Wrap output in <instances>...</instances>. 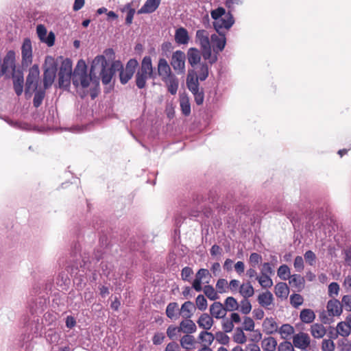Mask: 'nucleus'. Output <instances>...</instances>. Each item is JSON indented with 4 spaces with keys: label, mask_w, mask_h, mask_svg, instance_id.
Masks as SVG:
<instances>
[{
    "label": "nucleus",
    "mask_w": 351,
    "mask_h": 351,
    "mask_svg": "<svg viewBox=\"0 0 351 351\" xmlns=\"http://www.w3.org/2000/svg\"><path fill=\"white\" fill-rule=\"evenodd\" d=\"M104 55H98L94 58L90 64V73H87V65L84 60H80L72 75L73 85L76 87L82 97L90 94L92 98L97 95L99 85V80L108 84L110 82L116 70L122 69V63L115 60L110 65L105 56L109 58L114 57V52L112 49L104 51Z\"/></svg>",
    "instance_id": "nucleus-1"
},
{
    "label": "nucleus",
    "mask_w": 351,
    "mask_h": 351,
    "mask_svg": "<svg viewBox=\"0 0 351 351\" xmlns=\"http://www.w3.org/2000/svg\"><path fill=\"white\" fill-rule=\"evenodd\" d=\"M195 40L202 49L204 59L210 64H214L217 60V55L222 51L226 43V38L223 32L209 35L207 31L197 30Z\"/></svg>",
    "instance_id": "nucleus-2"
},
{
    "label": "nucleus",
    "mask_w": 351,
    "mask_h": 351,
    "mask_svg": "<svg viewBox=\"0 0 351 351\" xmlns=\"http://www.w3.org/2000/svg\"><path fill=\"white\" fill-rule=\"evenodd\" d=\"M210 16L213 20V26L218 33L229 29L234 24L232 14L226 12L223 8L220 7L212 10Z\"/></svg>",
    "instance_id": "nucleus-3"
},
{
    "label": "nucleus",
    "mask_w": 351,
    "mask_h": 351,
    "mask_svg": "<svg viewBox=\"0 0 351 351\" xmlns=\"http://www.w3.org/2000/svg\"><path fill=\"white\" fill-rule=\"evenodd\" d=\"M153 65L152 58L149 56H145L141 62V66L136 72L135 80L136 84L138 88L145 87L147 81L153 75Z\"/></svg>",
    "instance_id": "nucleus-4"
},
{
    "label": "nucleus",
    "mask_w": 351,
    "mask_h": 351,
    "mask_svg": "<svg viewBox=\"0 0 351 351\" xmlns=\"http://www.w3.org/2000/svg\"><path fill=\"white\" fill-rule=\"evenodd\" d=\"M72 75V62L71 60L64 59L60 64L58 72V83L60 87L66 88L70 85Z\"/></svg>",
    "instance_id": "nucleus-5"
},
{
    "label": "nucleus",
    "mask_w": 351,
    "mask_h": 351,
    "mask_svg": "<svg viewBox=\"0 0 351 351\" xmlns=\"http://www.w3.org/2000/svg\"><path fill=\"white\" fill-rule=\"evenodd\" d=\"M170 64L177 74H184L186 71V55L180 51L177 50L172 53Z\"/></svg>",
    "instance_id": "nucleus-6"
},
{
    "label": "nucleus",
    "mask_w": 351,
    "mask_h": 351,
    "mask_svg": "<svg viewBox=\"0 0 351 351\" xmlns=\"http://www.w3.org/2000/svg\"><path fill=\"white\" fill-rule=\"evenodd\" d=\"M40 71L38 66L34 64L32 66L29 71V74L26 80V88L25 93L31 94L34 92L38 86L39 80Z\"/></svg>",
    "instance_id": "nucleus-7"
},
{
    "label": "nucleus",
    "mask_w": 351,
    "mask_h": 351,
    "mask_svg": "<svg viewBox=\"0 0 351 351\" xmlns=\"http://www.w3.org/2000/svg\"><path fill=\"white\" fill-rule=\"evenodd\" d=\"M138 63L136 59H130L125 69L122 66L120 71V81L123 84H126L133 76Z\"/></svg>",
    "instance_id": "nucleus-8"
},
{
    "label": "nucleus",
    "mask_w": 351,
    "mask_h": 351,
    "mask_svg": "<svg viewBox=\"0 0 351 351\" xmlns=\"http://www.w3.org/2000/svg\"><path fill=\"white\" fill-rule=\"evenodd\" d=\"M21 56L23 66L27 67L32 62V47L29 38H25L21 47Z\"/></svg>",
    "instance_id": "nucleus-9"
},
{
    "label": "nucleus",
    "mask_w": 351,
    "mask_h": 351,
    "mask_svg": "<svg viewBox=\"0 0 351 351\" xmlns=\"http://www.w3.org/2000/svg\"><path fill=\"white\" fill-rule=\"evenodd\" d=\"M210 279V275L208 269H200L196 274L195 279L193 282V287L197 291L202 289V285L208 283Z\"/></svg>",
    "instance_id": "nucleus-10"
},
{
    "label": "nucleus",
    "mask_w": 351,
    "mask_h": 351,
    "mask_svg": "<svg viewBox=\"0 0 351 351\" xmlns=\"http://www.w3.org/2000/svg\"><path fill=\"white\" fill-rule=\"evenodd\" d=\"M36 32L40 40L46 43L49 47L54 44L55 35L52 32L47 34V31L43 25H38L36 27Z\"/></svg>",
    "instance_id": "nucleus-11"
},
{
    "label": "nucleus",
    "mask_w": 351,
    "mask_h": 351,
    "mask_svg": "<svg viewBox=\"0 0 351 351\" xmlns=\"http://www.w3.org/2000/svg\"><path fill=\"white\" fill-rule=\"evenodd\" d=\"M311 339L308 334L300 332L293 337V344L295 348L305 350L308 347Z\"/></svg>",
    "instance_id": "nucleus-12"
},
{
    "label": "nucleus",
    "mask_w": 351,
    "mask_h": 351,
    "mask_svg": "<svg viewBox=\"0 0 351 351\" xmlns=\"http://www.w3.org/2000/svg\"><path fill=\"white\" fill-rule=\"evenodd\" d=\"M326 310L329 316L338 317L343 312L342 305L337 299L330 300L326 304Z\"/></svg>",
    "instance_id": "nucleus-13"
},
{
    "label": "nucleus",
    "mask_w": 351,
    "mask_h": 351,
    "mask_svg": "<svg viewBox=\"0 0 351 351\" xmlns=\"http://www.w3.org/2000/svg\"><path fill=\"white\" fill-rule=\"evenodd\" d=\"M157 71L161 80L174 75L171 71L170 65L165 58H160L158 60Z\"/></svg>",
    "instance_id": "nucleus-14"
},
{
    "label": "nucleus",
    "mask_w": 351,
    "mask_h": 351,
    "mask_svg": "<svg viewBox=\"0 0 351 351\" xmlns=\"http://www.w3.org/2000/svg\"><path fill=\"white\" fill-rule=\"evenodd\" d=\"M263 330L267 335H272L278 330V325L272 317H267L264 319L263 324Z\"/></svg>",
    "instance_id": "nucleus-15"
},
{
    "label": "nucleus",
    "mask_w": 351,
    "mask_h": 351,
    "mask_svg": "<svg viewBox=\"0 0 351 351\" xmlns=\"http://www.w3.org/2000/svg\"><path fill=\"white\" fill-rule=\"evenodd\" d=\"M162 81L165 83L167 90L171 95H174L177 93L179 87V81L175 74L162 80Z\"/></svg>",
    "instance_id": "nucleus-16"
},
{
    "label": "nucleus",
    "mask_w": 351,
    "mask_h": 351,
    "mask_svg": "<svg viewBox=\"0 0 351 351\" xmlns=\"http://www.w3.org/2000/svg\"><path fill=\"white\" fill-rule=\"evenodd\" d=\"M175 41L178 45H187L190 40L188 31L184 27H179L176 30Z\"/></svg>",
    "instance_id": "nucleus-17"
},
{
    "label": "nucleus",
    "mask_w": 351,
    "mask_h": 351,
    "mask_svg": "<svg viewBox=\"0 0 351 351\" xmlns=\"http://www.w3.org/2000/svg\"><path fill=\"white\" fill-rule=\"evenodd\" d=\"M199 80L193 70L189 71L186 77V86L191 92L199 88Z\"/></svg>",
    "instance_id": "nucleus-18"
},
{
    "label": "nucleus",
    "mask_w": 351,
    "mask_h": 351,
    "mask_svg": "<svg viewBox=\"0 0 351 351\" xmlns=\"http://www.w3.org/2000/svg\"><path fill=\"white\" fill-rule=\"evenodd\" d=\"M211 315L216 319H221L226 315V310L220 302H214L210 307Z\"/></svg>",
    "instance_id": "nucleus-19"
},
{
    "label": "nucleus",
    "mask_w": 351,
    "mask_h": 351,
    "mask_svg": "<svg viewBox=\"0 0 351 351\" xmlns=\"http://www.w3.org/2000/svg\"><path fill=\"white\" fill-rule=\"evenodd\" d=\"M160 3V0H147L138 12L139 14L152 13L158 8Z\"/></svg>",
    "instance_id": "nucleus-20"
},
{
    "label": "nucleus",
    "mask_w": 351,
    "mask_h": 351,
    "mask_svg": "<svg viewBox=\"0 0 351 351\" xmlns=\"http://www.w3.org/2000/svg\"><path fill=\"white\" fill-rule=\"evenodd\" d=\"M197 323L200 328L208 330L213 325V319L208 314L203 313L199 317Z\"/></svg>",
    "instance_id": "nucleus-21"
},
{
    "label": "nucleus",
    "mask_w": 351,
    "mask_h": 351,
    "mask_svg": "<svg viewBox=\"0 0 351 351\" xmlns=\"http://www.w3.org/2000/svg\"><path fill=\"white\" fill-rule=\"evenodd\" d=\"M195 310V307L193 302L190 301L185 302L181 306L180 314L182 317L189 319L192 317Z\"/></svg>",
    "instance_id": "nucleus-22"
},
{
    "label": "nucleus",
    "mask_w": 351,
    "mask_h": 351,
    "mask_svg": "<svg viewBox=\"0 0 351 351\" xmlns=\"http://www.w3.org/2000/svg\"><path fill=\"white\" fill-rule=\"evenodd\" d=\"M14 51H8L3 60V63L1 67V73L3 74L8 69V68H13L14 66Z\"/></svg>",
    "instance_id": "nucleus-23"
},
{
    "label": "nucleus",
    "mask_w": 351,
    "mask_h": 351,
    "mask_svg": "<svg viewBox=\"0 0 351 351\" xmlns=\"http://www.w3.org/2000/svg\"><path fill=\"white\" fill-rule=\"evenodd\" d=\"M14 51H8L3 60V63L1 67V73L3 74L8 69V68H13L14 66Z\"/></svg>",
    "instance_id": "nucleus-24"
},
{
    "label": "nucleus",
    "mask_w": 351,
    "mask_h": 351,
    "mask_svg": "<svg viewBox=\"0 0 351 351\" xmlns=\"http://www.w3.org/2000/svg\"><path fill=\"white\" fill-rule=\"evenodd\" d=\"M239 293L243 298H249L254 295V289L250 282L241 285Z\"/></svg>",
    "instance_id": "nucleus-25"
},
{
    "label": "nucleus",
    "mask_w": 351,
    "mask_h": 351,
    "mask_svg": "<svg viewBox=\"0 0 351 351\" xmlns=\"http://www.w3.org/2000/svg\"><path fill=\"white\" fill-rule=\"evenodd\" d=\"M187 56L189 63L192 66H194L200 62L201 55L199 50L196 48H190L187 51Z\"/></svg>",
    "instance_id": "nucleus-26"
},
{
    "label": "nucleus",
    "mask_w": 351,
    "mask_h": 351,
    "mask_svg": "<svg viewBox=\"0 0 351 351\" xmlns=\"http://www.w3.org/2000/svg\"><path fill=\"white\" fill-rule=\"evenodd\" d=\"M274 292L278 298L286 299L289 293V289L285 282H279L274 287Z\"/></svg>",
    "instance_id": "nucleus-27"
},
{
    "label": "nucleus",
    "mask_w": 351,
    "mask_h": 351,
    "mask_svg": "<svg viewBox=\"0 0 351 351\" xmlns=\"http://www.w3.org/2000/svg\"><path fill=\"white\" fill-rule=\"evenodd\" d=\"M277 345V341L272 337H265L261 341V348L263 351H275Z\"/></svg>",
    "instance_id": "nucleus-28"
},
{
    "label": "nucleus",
    "mask_w": 351,
    "mask_h": 351,
    "mask_svg": "<svg viewBox=\"0 0 351 351\" xmlns=\"http://www.w3.org/2000/svg\"><path fill=\"white\" fill-rule=\"evenodd\" d=\"M180 105L182 112L188 116L191 113V104L189 98L185 93H182L180 95Z\"/></svg>",
    "instance_id": "nucleus-29"
},
{
    "label": "nucleus",
    "mask_w": 351,
    "mask_h": 351,
    "mask_svg": "<svg viewBox=\"0 0 351 351\" xmlns=\"http://www.w3.org/2000/svg\"><path fill=\"white\" fill-rule=\"evenodd\" d=\"M180 328L181 332L186 334H190L195 332L197 327L195 324L189 318L181 322Z\"/></svg>",
    "instance_id": "nucleus-30"
},
{
    "label": "nucleus",
    "mask_w": 351,
    "mask_h": 351,
    "mask_svg": "<svg viewBox=\"0 0 351 351\" xmlns=\"http://www.w3.org/2000/svg\"><path fill=\"white\" fill-rule=\"evenodd\" d=\"M274 300L273 295L269 291H265L261 293L258 297V302L259 304L263 307L270 306Z\"/></svg>",
    "instance_id": "nucleus-31"
},
{
    "label": "nucleus",
    "mask_w": 351,
    "mask_h": 351,
    "mask_svg": "<svg viewBox=\"0 0 351 351\" xmlns=\"http://www.w3.org/2000/svg\"><path fill=\"white\" fill-rule=\"evenodd\" d=\"M289 284L297 291H300L304 287V279L300 275L294 274L290 276Z\"/></svg>",
    "instance_id": "nucleus-32"
},
{
    "label": "nucleus",
    "mask_w": 351,
    "mask_h": 351,
    "mask_svg": "<svg viewBox=\"0 0 351 351\" xmlns=\"http://www.w3.org/2000/svg\"><path fill=\"white\" fill-rule=\"evenodd\" d=\"M198 339L201 341L202 346L209 347L215 339V336L209 332L202 331L199 334Z\"/></svg>",
    "instance_id": "nucleus-33"
},
{
    "label": "nucleus",
    "mask_w": 351,
    "mask_h": 351,
    "mask_svg": "<svg viewBox=\"0 0 351 351\" xmlns=\"http://www.w3.org/2000/svg\"><path fill=\"white\" fill-rule=\"evenodd\" d=\"M300 318L302 322L310 324L315 319V314L313 310L305 308L301 311Z\"/></svg>",
    "instance_id": "nucleus-34"
},
{
    "label": "nucleus",
    "mask_w": 351,
    "mask_h": 351,
    "mask_svg": "<svg viewBox=\"0 0 351 351\" xmlns=\"http://www.w3.org/2000/svg\"><path fill=\"white\" fill-rule=\"evenodd\" d=\"M278 332L282 339H286L294 333V328L290 324H285L278 328Z\"/></svg>",
    "instance_id": "nucleus-35"
},
{
    "label": "nucleus",
    "mask_w": 351,
    "mask_h": 351,
    "mask_svg": "<svg viewBox=\"0 0 351 351\" xmlns=\"http://www.w3.org/2000/svg\"><path fill=\"white\" fill-rule=\"evenodd\" d=\"M311 332L315 338L319 339L325 335L326 329L322 324H314L311 327Z\"/></svg>",
    "instance_id": "nucleus-36"
},
{
    "label": "nucleus",
    "mask_w": 351,
    "mask_h": 351,
    "mask_svg": "<svg viewBox=\"0 0 351 351\" xmlns=\"http://www.w3.org/2000/svg\"><path fill=\"white\" fill-rule=\"evenodd\" d=\"M195 344V337L189 334L183 336L180 339V345L181 346L186 350L191 349L194 347Z\"/></svg>",
    "instance_id": "nucleus-37"
},
{
    "label": "nucleus",
    "mask_w": 351,
    "mask_h": 351,
    "mask_svg": "<svg viewBox=\"0 0 351 351\" xmlns=\"http://www.w3.org/2000/svg\"><path fill=\"white\" fill-rule=\"evenodd\" d=\"M45 71H57V62L55 58L51 56H47L45 58Z\"/></svg>",
    "instance_id": "nucleus-38"
},
{
    "label": "nucleus",
    "mask_w": 351,
    "mask_h": 351,
    "mask_svg": "<svg viewBox=\"0 0 351 351\" xmlns=\"http://www.w3.org/2000/svg\"><path fill=\"white\" fill-rule=\"evenodd\" d=\"M56 71H44V86L45 88L52 85L56 77Z\"/></svg>",
    "instance_id": "nucleus-39"
},
{
    "label": "nucleus",
    "mask_w": 351,
    "mask_h": 351,
    "mask_svg": "<svg viewBox=\"0 0 351 351\" xmlns=\"http://www.w3.org/2000/svg\"><path fill=\"white\" fill-rule=\"evenodd\" d=\"M260 285L265 289L270 288L273 286V281L269 275L261 274L256 277Z\"/></svg>",
    "instance_id": "nucleus-40"
},
{
    "label": "nucleus",
    "mask_w": 351,
    "mask_h": 351,
    "mask_svg": "<svg viewBox=\"0 0 351 351\" xmlns=\"http://www.w3.org/2000/svg\"><path fill=\"white\" fill-rule=\"evenodd\" d=\"M233 340L239 344H243L247 341V337L242 328H238L236 329L233 335Z\"/></svg>",
    "instance_id": "nucleus-41"
},
{
    "label": "nucleus",
    "mask_w": 351,
    "mask_h": 351,
    "mask_svg": "<svg viewBox=\"0 0 351 351\" xmlns=\"http://www.w3.org/2000/svg\"><path fill=\"white\" fill-rule=\"evenodd\" d=\"M225 308L228 311H234L239 309V303L233 297H228L225 300Z\"/></svg>",
    "instance_id": "nucleus-42"
},
{
    "label": "nucleus",
    "mask_w": 351,
    "mask_h": 351,
    "mask_svg": "<svg viewBox=\"0 0 351 351\" xmlns=\"http://www.w3.org/2000/svg\"><path fill=\"white\" fill-rule=\"evenodd\" d=\"M350 330L346 322H341L337 326V332L341 336H348L350 333Z\"/></svg>",
    "instance_id": "nucleus-43"
},
{
    "label": "nucleus",
    "mask_w": 351,
    "mask_h": 351,
    "mask_svg": "<svg viewBox=\"0 0 351 351\" xmlns=\"http://www.w3.org/2000/svg\"><path fill=\"white\" fill-rule=\"evenodd\" d=\"M239 309L243 314L245 315L250 313L252 311V304L247 298H243L242 300H241L240 303L239 304Z\"/></svg>",
    "instance_id": "nucleus-44"
},
{
    "label": "nucleus",
    "mask_w": 351,
    "mask_h": 351,
    "mask_svg": "<svg viewBox=\"0 0 351 351\" xmlns=\"http://www.w3.org/2000/svg\"><path fill=\"white\" fill-rule=\"evenodd\" d=\"M178 310V304L176 302H171L168 304L166 309V314L170 319H174L176 317V312Z\"/></svg>",
    "instance_id": "nucleus-45"
},
{
    "label": "nucleus",
    "mask_w": 351,
    "mask_h": 351,
    "mask_svg": "<svg viewBox=\"0 0 351 351\" xmlns=\"http://www.w3.org/2000/svg\"><path fill=\"white\" fill-rule=\"evenodd\" d=\"M14 90H15L16 93L18 95H21V93H23V77L19 76V77L14 78Z\"/></svg>",
    "instance_id": "nucleus-46"
},
{
    "label": "nucleus",
    "mask_w": 351,
    "mask_h": 351,
    "mask_svg": "<svg viewBox=\"0 0 351 351\" xmlns=\"http://www.w3.org/2000/svg\"><path fill=\"white\" fill-rule=\"evenodd\" d=\"M278 276L282 280L290 278V270L287 265H282L278 269Z\"/></svg>",
    "instance_id": "nucleus-47"
},
{
    "label": "nucleus",
    "mask_w": 351,
    "mask_h": 351,
    "mask_svg": "<svg viewBox=\"0 0 351 351\" xmlns=\"http://www.w3.org/2000/svg\"><path fill=\"white\" fill-rule=\"evenodd\" d=\"M255 324L253 319L250 317H245L243 322V330L246 331H254Z\"/></svg>",
    "instance_id": "nucleus-48"
},
{
    "label": "nucleus",
    "mask_w": 351,
    "mask_h": 351,
    "mask_svg": "<svg viewBox=\"0 0 351 351\" xmlns=\"http://www.w3.org/2000/svg\"><path fill=\"white\" fill-rule=\"evenodd\" d=\"M197 77L201 81L205 80L208 76V67L206 64H202L197 71Z\"/></svg>",
    "instance_id": "nucleus-49"
},
{
    "label": "nucleus",
    "mask_w": 351,
    "mask_h": 351,
    "mask_svg": "<svg viewBox=\"0 0 351 351\" xmlns=\"http://www.w3.org/2000/svg\"><path fill=\"white\" fill-rule=\"evenodd\" d=\"M216 289L220 293L227 292L228 289V283L226 279H219L218 280L216 284Z\"/></svg>",
    "instance_id": "nucleus-50"
},
{
    "label": "nucleus",
    "mask_w": 351,
    "mask_h": 351,
    "mask_svg": "<svg viewBox=\"0 0 351 351\" xmlns=\"http://www.w3.org/2000/svg\"><path fill=\"white\" fill-rule=\"evenodd\" d=\"M196 306L200 311H204L207 308V301L202 295H199L195 300Z\"/></svg>",
    "instance_id": "nucleus-51"
},
{
    "label": "nucleus",
    "mask_w": 351,
    "mask_h": 351,
    "mask_svg": "<svg viewBox=\"0 0 351 351\" xmlns=\"http://www.w3.org/2000/svg\"><path fill=\"white\" fill-rule=\"evenodd\" d=\"M204 292L211 300H215L217 298V294L214 288L211 286H205L204 288Z\"/></svg>",
    "instance_id": "nucleus-52"
},
{
    "label": "nucleus",
    "mask_w": 351,
    "mask_h": 351,
    "mask_svg": "<svg viewBox=\"0 0 351 351\" xmlns=\"http://www.w3.org/2000/svg\"><path fill=\"white\" fill-rule=\"evenodd\" d=\"M303 298L299 294H293L290 297V302L293 306L297 308L303 303Z\"/></svg>",
    "instance_id": "nucleus-53"
},
{
    "label": "nucleus",
    "mask_w": 351,
    "mask_h": 351,
    "mask_svg": "<svg viewBox=\"0 0 351 351\" xmlns=\"http://www.w3.org/2000/svg\"><path fill=\"white\" fill-rule=\"evenodd\" d=\"M194 96L195 101L197 105H201L204 102V92L200 90L199 88L195 90V91H191Z\"/></svg>",
    "instance_id": "nucleus-54"
},
{
    "label": "nucleus",
    "mask_w": 351,
    "mask_h": 351,
    "mask_svg": "<svg viewBox=\"0 0 351 351\" xmlns=\"http://www.w3.org/2000/svg\"><path fill=\"white\" fill-rule=\"evenodd\" d=\"M180 332H181L180 326H171L167 330V335L170 339H173L177 337Z\"/></svg>",
    "instance_id": "nucleus-55"
},
{
    "label": "nucleus",
    "mask_w": 351,
    "mask_h": 351,
    "mask_svg": "<svg viewBox=\"0 0 351 351\" xmlns=\"http://www.w3.org/2000/svg\"><path fill=\"white\" fill-rule=\"evenodd\" d=\"M341 304L342 308H344L346 311H351V295H346L343 296Z\"/></svg>",
    "instance_id": "nucleus-56"
},
{
    "label": "nucleus",
    "mask_w": 351,
    "mask_h": 351,
    "mask_svg": "<svg viewBox=\"0 0 351 351\" xmlns=\"http://www.w3.org/2000/svg\"><path fill=\"white\" fill-rule=\"evenodd\" d=\"M339 286L337 282H331L328 286V295L330 297L337 296L339 294Z\"/></svg>",
    "instance_id": "nucleus-57"
},
{
    "label": "nucleus",
    "mask_w": 351,
    "mask_h": 351,
    "mask_svg": "<svg viewBox=\"0 0 351 351\" xmlns=\"http://www.w3.org/2000/svg\"><path fill=\"white\" fill-rule=\"evenodd\" d=\"M322 351H334L335 345L332 340L324 339L322 341Z\"/></svg>",
    "instance_id": "nucleus-58"
},
{
    "label": "nucleus",
    "mask_w": 351,
    "mask_h": 351,
    "mask_svg": "<svg viewBox=\"0 0 351 351\" xmlns=\"http://www.w3.org/2000/svg\"><path fill=\"white\" fill-rule=\"evenodd\" d=\"M262 261V257L257 253H252L250 254L249 262L252 267H255L259 264Z\"/></svg>",
    "instance_id": "nucleus-59"
},
{
    "label": "nucleus",
    "mask_w": 351,
    "mask_h": 351,
    "mask_svg": "<svg viewBox=\"0 0 351 351\" xmlns=\"http://www.w3.org/2000/svg\"><path fill=\"white\" fill-rule=\"evenodd\" d=\"M215 338L217 341L221 344L226 345L229 342L228 336L221 332H217L215 335Z\"/></svg>",
    "instance_id": "nucleus-60"
},
{
    "label": "nucleus",
    "mask_w": 351,
    "mask_h": 351,
    "mask_svg": "<svg viewBox=\"0 0 351 351\" xmlns=\"http://www.w3.org/2000/svg\"><path fill=\"white\" fill-rule=\"evenodd\" d=\"M278 351H294L293 346L289 341H284L279 344Z\"/></svg>",
    "instance_id": "nucleus-61"
},
{
    "label": "nucleus",
    "mask_w": 351,
    "mask_h": 351,
    "mask_svg": "<svg viewBox=\"0 0 351 351\" xmlns=\"http://www.w3.org/2000/svg\"><path fill=\"white\" fill-rule=\"evenodd\" d=\"M304 258L307 263L310 265H313L315 263V254L312 251H307L304 254Z\"/></svg>",
    "instance_id": "nucleus-62"
},
{
    "label": "nucleus",
    "mask_w": 351,
    "mask_h": 351,
    "mask_svg": "<svg viewBox=\"0 0 351 351\" xmlns=\"http://www.w3.org/2000/svg\"><path fill=\"white\" fill-rule=\"evenodd\" d=\"M241 284H240L239 281L238 280H231L228 284V289L232 292H236L239 290L240 286Z\"/></svg>",
    "instance_id": "nucleus-63"
},
{
    "label": "nucleus",
    "mask_w": 351,
    "mask_h": 351,
    "mask_svg": "<svg viewBox=\"0 0 351 351\" xmlns=\"http://www.w3.org/2000/svg\"><path fill=\"white\" fill-rule=\"evenodd\" d=\"M294 267L298 271H301L304 269V261L302 256H297L294 261Z\"/></svg>",
    "instance_id": "nucleus-64"
}]
</instances>
